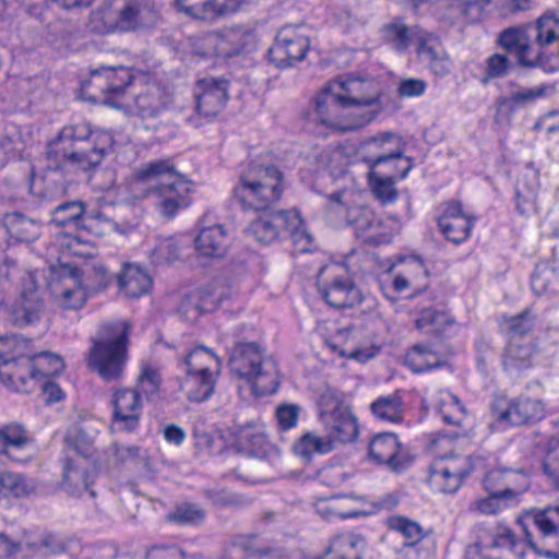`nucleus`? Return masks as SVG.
<instances>
[{
  "label": "nucleus",
  "instance_id": "1",
  "mask_svg": "<svg viewBox=\"0 0 559 559\" xmlns=\"http://www.w3.org/2000/svg\"><path fill=\"white\" fill-rule=\"evenodd\" d=\"M130 187L135 198H151L157 212L167 219L191 203L192 182L177 171L169 158L143 165Z\"/></svg>",
  "mask_w": 559,
  "mask_h": 559
},
{
  "label": "nucleus",
  "instance_id": "2",
  "mask_svg": "<svg viewBox=\"0 0 559 559\" xmlns=\"http://www.w3.org/2000/svg\"><path fill=\"white\" fill-rule=\"evenodd\" d=\"M114 145V136L105 130H92L85 121L71 123L61 129L49 145L47 168L58 171L67 167L88 170L98 166Z\"/></svg>",
  "mask_w": 559,
  "mask_h": 559
},
{
  "label": "nucleus",
  "instance_id": "3",
  "mask_svg": "<svg viewBox=\"0 0 559 559\" xmlns=\"http://www.w3.org/2000/svg\"><path fill=\"white\" fill-rule=\"evenodd\" d=\"M243 326L221 334V341L229 352V368L233 374L245 380L257 396L277 391L281 378L276 361L265 355L254 342H245L240 332Z\"/></svg>",
  "mask_w": 559,
  "mask_h": 559
},
{
  "label": "nucleus",
  "instance_id": "4",
  "mask_svg": "<svg viewBox=\"0 0 559 559\" xmlns=\"http://www.w3.org/2000/svg\"><path fill=\"white\" fill-rule=\"evenodd\" d=\"M283 174L273 164L252 160L240 174L233 189L235 201L242 211L266 213L281 200Z\"/></svg>",
  "mask_w": 559,
  "mask_h": 559
},
{
  "label": "nucleus",
  "instance_id": "5",
  "mask_svg": "<svg viewBox=\"0 0 559 559\" xmlns=\"http://www.w3.org/2000/svg\"><path fill=\"white\" fill-rule=\"evenodd\" d=\"M131 324L115 320L102 324L93 340L88 364L106 382L120 380L128 360V345Z\"/></svg>",
  "mask_w": 559,
  "mask_h": 559
},
{
  "label": "nucleus",
  "instance_id": "6",
  "mask_svg": "<svg viewBox=\"0 0 559 559\" xmlns=\"http://www.w3.org/2000/svg\"><path fill=\"white\" fill-rule=\"evenodd\" d=\"M0 287L17 298L11 306V319L17 325H28L39 319L43 301L37 289L36 274L23 269L15 259L5 255L0 263Z\"/></svg>",
  "mask_w": 559,
  "mask_h": 559
},
{
  "label": "nucleus",
  "instance_id": "7",
  "mask_svg": "<svg viewBox=\"0 0 559 559\" xmlns=\"http://www.w3.org/2000/svg\"><path fill=\"white\" fill-rule=\"evenodd\" d=\"M307 120L322 135L354 131L366 126V119L358 120L331 82L314 97L312 108L307 112Z\"/></svg>",
  "mask_w": 559,
  "mask_h": 559
},
{
  "label": "nucleus",
  "instance_id": "8",
  "mask_svg": "<svg viewBox=\"0 0 559 559\" xmlns=\"http://www.w3.org/2000/svg\"><path fill=\"white\" fill-rule=\"evenodd\" d=\"M317 286L325 302L337 309L358 307L360 312H372L378 300L370 295H362L341 264L332 263L320 269Z\"/></svg>",
  "mask_w": 559,
  "mask_h": 559
},
{
  "label": "nucleus",
  "instance_id": "9",
  "mask_svg": "<svg viewBox=\"0 0 559 559\" xmlns=\"http://www.w3.org/2000/svg\"><path fill=\"white\" fill-rule=\"evenodd\" d=\"M158 13L154 0H124L117 9L100 8L91 14V28L96 33L130 32L156 24Z\"/></svg>",
  "mask_w": 559,
  "mask_h": 559
},
{
  "label": "nucleus",
  "instance_id": "10",
  "mask_svg": "<svg viewBox=\"0 0 559 559\" xmlns=\"http://www.w3.org/2000/svg\"><path fill=\"white\" fill-rule=\"evenodd\" d=\"M352 193L347 190L328 195L326 217L335 226H352L358 238L366 242L374 240L379 221L373 212L362 205H350Z\"/></svg>",
  "mask_w": 559,
  "mask_h": 559
},
{
  "label": "nucleus",
  "instance_id": "11",
  "mask_svg": "<svg viewBox=\"0 0 559 559\" xmlns=\"http://www.w3.org/2000/svg\"><path fill=\"white\" fill-rule=\"evenodd\" d=\"M352 193L347 190L328 195L326 217L335 226H352L358 238L366 242L374 240L379 221L373 212L362 205H350Z\"/></svg>",
  "mask_w": 559,
  "mask_h": 559
},
{
  "label": "nucleus",
  "instance_id": "12",
  "mask_svg": "<svg viewBox=\"0 0 559 559\" xmlns=\"http://www.w3.org/2000/svg\"><path fill=\"white\" fill-rule=\"evenodd\" d=\"M320 420L324 427L326 439L333 447L356 440L359 433L358 419L352 408L337 399L334 392H323L319 400Z\"/></svg>",
  "mask_w": 559,
  "mask_h": 559
},
{
  "label": "nucleus",
  "instance_id": "13",
  "mask_svg": "<svg viewBox=\"0 0 559 559\" xmlns=\"http://www.w3.org/2000/svg\"><path fill=\"white\" fill-rule=\"evenodd\" d=\"M310 45L309 29L305 25H285L269 48L270 61L282 69L293 67L306 58Z\"/></svg>",
  "mask_w": 559,
  "mask_h": 559
},
{
  "label": "nucleus",
  "instance_id": "14",
  "mask_svg": "<svg viewBox=\"0 0 559 559\" xmlns=\"http://www.w3.org/2000/svg\"><path fill=\"white\" fill-rule=\"evenodd\" d=\"M28 346V341L20 335L0 337V379L16 392L27 393L29 390L22 370L23 359L29 356Z\"/></svg>",
  "mask_w": 559,
  "mask_h": 559
},
{
  "label": "nucleus",
  "instance_id": "15",
  "mask_svg": "<svg viewBox=\"0 0 559 559\" xmlns=\"http://www.w3.org/2000/svg\"><path fill=\"white\" fill-rule=\"evenodd\" d=\"M338 91L347 106L352 107L358 120L370 123L378 114L379 95L373 90L371 81L354 76H338L330 81Z\"/></svg>",
  "mask_w": 559,
  "mask_h": 559
},
{
  "label": "nucleus",
  "instance_id": "16",
  "mask_svg": "<svg viewBox=\"0 0 559 559\" xmlns=\"http://www.w3.org/2000/svg\"><path fill=\"white\" fill-rule=\"evenodd\" d=\"M479 459L469 455L451 454L437 460L430 472V484L445 493H453L464 479L480 465Z\"/></svg>",
  "mask_w": 559,
  "mask_h": 559
},
{
  "label": "nucleus",
  "instance_id": "17",
  "mask_svg": "<svg viewBox=\"0 0 559 559\" xmlns=\"http://www.w3.org/2000/svg\"><path fill=\"white\" fill-rule=\"evenodd\" d=\"M497 423L503 427L521 426L545 417V405L538 399L521 395L512 400L500 397L491 404Z\"/></svg>",
  "mask_w": 559,
  "mask_h": 559
},
{
  "label": "nucleus",
  "instance_id": "18",
  "mask_svg": "<svg viewBox=\"0 0 559 559\" xmlns=\"http://www.w3.org/2000/svg\"><path fill=\"white\" fill-rule=\"evenodd\" d=\"M228 82L224 79L206 78L198 82L195 116L188 122L199 128L211 122L225 107L228 99Z\"/></svg>",
  "mask_w": 559,
  "mask_h": 559
},
{
  "label": "nucleus",
  "instance_id": "19",
  "mask_svg": "<svg viewBox=\"0 0 559 559\" xmlns=\"http://www.w3.org/2000/svg\"><path fill=\"white\" fill-rule=\"evenodd\" d=\"M404 144L395 133L383 132L360 143L358 154L369 170H376L381 165L396 164L403 158Z\"/></svg>",
  "mask_w": 559,
  "mask_h": 559
},
{
  "label": "nucleus",
  "instance_id": "20",
  "mask_svg": "<svg viewBox=\"0 0 559 559\" xmlns=\"http://www.w3.org/2000/svg\"><path fill=\"white\" fill-rule=\"evenodd\" d=\"M112 429L122 432L135 431L143 413V401L139 391L121 388L114 391L110 400Z\"/></svg>",
  "mask_w": 559,
  "mask_h": 559
},
{
  "label": "nucleus",
  "instance_id": "21",
  "mask_svg": "<svg viewBox=\"0 0 559 559\" xmlns=\"http://www.w3.org/2000/svg\"><path fill=\"white\" fill-rule=\"evenodd\" d=\"M479 536L475 546L483 554L486 549H501L502 555L490 559H524V544L516 539L513 531L503 525L496 524L491 527H478Z\"/></svg>",
  "mask_w": 559,
  "mask_h": 559
},
{
  "label": "nucleus",
  "instance_id": "22",
  "mask_svg": "<svg viewBox=\"0 0 559 559\" xmlns=\"http://www.w3.org/2000/svg\"><path fill=\"white\" fill-rule=\"evenodd\" d=\"M414 44L420 63L431 73L444 78L451 72L452 61L438 36L425 29H417L414 33Z\"/></svg>",
  "mask_w": 559,
  "mask_h": 559
},
{
  "label": "nucleus",
  "instance_id": "23",
  "mask_svg": "<svg viewBox=\"0 0 559 559\" xmlns=\"http://www.w3.org/2000/svg\"><path fill=\"white\" fill-rule=\"evenodd\" d=\"M132 80V72L126 67H103L92 72V84L104 95V103L112 107H118Z\"/></svg>",
  "mask_w": 559,
  "mask_h": 559
},
{
  "label": "nucleus",
  "instance_id": "24",
  "mask_svg": "<svg viewBox=\"0 0 559 559\" xmlns=\"http://www.w3.org/2000/svg\"><path fill=\"white\" fill-rule=\"evenodd\" d=\"M499 44L508 51H514L520 64L536 67L542 61V51L531 44L526 25L509 27L501 32Z\"/></svg>",
  "mask_w": 559,
  "mask_h": 559
},
{
  "label": "nucleus",
  "instance_id": "25",
  "mask_svg": "<svg viewBox=\"0 0 559 559\" xmlns=\"http://www.w3.org/2000/svg\"><path fill=\"white\" fill-rule=\"evenodd\" d=\"M22 370L27 380V386L31 392L35 389L38 382L47 380V378L55 377L61 373L64 368L61 356L50 353L41 352L23 359Z\"/></svg>",
  "mask_w": 559,
  "mask_h": 559
},
{
  "label": "nucleus",
  "instance_id": "26",
  "mask_svg": "<svg viewBox=\"0 0 559 559\" xmlns=\"http://www.w3.org/2000/svg\"><path fill=\"white\" fill-rule=\"evenodd\" d=\"M217 55L231 58L255 48L257 37L254 32L243 25H235L223 29L215 37Z\"/></svg>",
  "mask_w": 559,
  "mask_h": 559
},
{
  "label": "nucleus",
  "instance_id": "27",
  "mask_svg": "<svg viewBox=\"0 0 559 559\" xmlns=\"http://www.w3.org/2000/svg\"><path fill=\"white\" fill-rule=\"evenodd\" d=\"M119 292L127 298L138 299L150 293L153 280L138 264H126L117 275Z\"/></svg>",
  "mask_w": 559,
  "mask_h": 559
},
{
  "label": "nucleus",
  "instance_id": "28",
  "mask_svg": "<svg viewBox=\"0 0 559 559\" xmlns=\"http://www.w3.org/2000/svg\"><path fill=\"white\" fill-rule=\"evenodd\" d=\"M400 447L395 433L377 435L369 443V457L379 465H388L391 469L396 471L402 466V460L399 456Z\"/></svg>",
  "mask_w": 559,
  "mask_h": 559
},
{
  "label": "nucleus",
  "instance_id": "29",
  "mask_svg": "<svg viewBox=\"0 0 559 559\" xmlns=\"http://www.w3.org/2000/svg\"><path fill=\"white\" fill-rule=\"evenodd\" d=\"M555 87L550 84H542L533 87L519 86L508 96H501L497 100L498 111L507 110L514 112L520 108H525L535 104L538 99L550 96Z\"/></svg>",
  "mask_w": 559,
  "mask_h": 559
},
{
  "label": "nucleus",
  "instance_id": "30",
  "mask_svg": "<svg viewBox=\"0 0 559 559\" xmlns=\"http://www.w3.org/2000/svg\"><path fill=\"white\" fill-rule=\"evenodd\" d=\"M194 245L203 257L223 258L228 247L227 229L221 224L204 227L195 237Z\"/></svg>",
  "mask_w": 559,
  "mask_h": 559
},
{
  "label": "nucleus",
  "instance_id": "31",
  "mask_svg": "<svg viewBox=\"0 0 559 559\" xmlns=\"http://www.w3.org/2000/svg\"><path fill=\"white\" fill-rule=\"evenodd\" d=\"M389 526L404 538L399 559H417L418 554L415 546L424 537V530L420 524L403 516H392L389 519Z\"/></svg>",
  "mask_w": 559,
  "mask_h": 559
},
{
  "label": "nucleus",
  "instance_id": "32",
  "mask_svg": "<svg viewBox=\"0 0 559 559\" xmlns=\"http://www.w3.org/2000/svg\"><path fill=\"white\" fill-rule=\"evenodd\" d=\"M286 219V211L266 212L263 216L251 222L247 233L257 241L269 245L281 236Z\"/></svg>",
  "mask_w": 559,
  "mask_h": 559
},
{
  "label": "nucleus",
  "instance_id": "33",
  "mask_svg": "<svg viewBox=\"0 0 559 559\" xmlns=\"http://www.w3.org/2000/svg\"><path fill=\"white\" fill-rule=\"evenodd\" d=\"M535 354L531 342L511 341L504 350L503 367L510 374L519 373L533 366Z\"/></svg>",
  "mask_w": 559,
  "mask_h": 559
},
{
  "label": "nucleus",
  "instance_id": "34",
  "mask_svg": "<svg viewBox=\"0 0 559 559\" xmlns=\"http://www.w3.org/2000/svg\"><path fill=\"white\" fill-rule=\"evenodd\" d=\"M91 485L87 473V462H81L74 457H67L63 465L62 488L69 495H81L88 490Z\"/></svg>",
  "mask_w": 559,
  "mask_h": 559
},
{
  "label": "nucleus",
  "instance_id": "35",
  "mask_svg": "<svg viewBox=\"0 0 559 559\" xmlns=\"http://www.w3.org/2000/svg\"><path fill=\"white\" fill-rule=\"evenodd\" d=\"M528 38L533 46L540 48L558 39L559 19L552 12H546L534 24H527Z\"/></svg>",
  "mask_w": 559,
  "mask_h": 559
},
{
  "label": "nucleus",
  "instance_id": "36",
  "mask_svg": "<svg viewBox=\"0 0 559 559\" xmlns=\"http://www.w3.org/2000/svg\"><path fill=\"white\" fill-rule=\"evenodd\" d=\"M32 442L27 430L21 424L10 423L0 426V454L17 461L14 452L26 449Z\"/></svg>",
  "mask_w": 559,
  "mask_h": 559
},
{
  "label": "nucleus",
  "instance_id": "37",
  "mask_svg": "<svg viewBox=\"0 0 559 559\" xmlns=\"http://www.w3.org/2000/svg\"><path fill=\"white\" fill-rule=\"evenodd\" d=\"M365 540L355 534H341L332 539L324 555L319 559H361Z\"/></svg>",
  "mask_w": 559,
  "mask_h": 559
},
{
  "label": "nucleus",
  "instance_id": "38",
  "mask_svg": "<svg viewBox=\"0 0 559 559\" xmlns=\"http://www.w3.org/2000/svg\"><path fill=\"white\" fill-rule=\"evenodd\" d=\"M370 411L378 420L391 424L402 423L405 413L403 399L397 392L379 396L370 404Z\"/></svg>",
  "mask_w": 559,
  "mask_h": 559
},
{
  "label": "nucleus",
  "instance_id": "39",
  "mask_svg": "<svg viewBox=\"0 0 559 559\" xmlns=\"http://www.w3.org/2000/svg\"><path fill=\"white\" fill-rule=\"evenodd\" d=\"M286 222L283 233H288L296 251L305 253L310 252L314 247L313 237L305 226L302 218L297 210L286 211Z\"/></svg>",
  "mask_w": 559,
  "mask_h": 559
},
{
  "label": "nucleus",
  "instance_id": "40",
  "mask_svg": "<svg viewBox=\"0 0 559 559\" xmlns=\"http://www.w3.org/2000/svg\"><path fill=\"white\" fill-rule=\"evenodd\" d=\"M435 406L448 425L461 426L466 417V409L461 400L450 391H439L435 399Z\"/></svg>",
  "mask_w": 559,
  "mask_h": 559
},
{
  "label": "nucleus",
  "instance_id": "41",
  "mask_svg": "<svg viewBox=\"0 0 559 559\" xmlns=\"http://www.w3.org/2000/svg\"><path fill=\"white\" fill-rule=\"evenodd\" d=\"M215 378L213 372L187 373L182 383L187 397L193 402H203L211 397L214 392Z\"/></svg>",
  "mask_w": 559,
  "mask_h": 559
},
{
  "label": "nucleus",
  "instance_id": "42",
  "mask_svg": "<svg viewBox=\"0 0 559 559\" xmlns=\"http://www.w3.org/2000/svg\"><path fill=\"white\" fill-rule=\"evenodd\" d=\"M4 226L10 237L17 241H33L39 235V227L36 222L21 213L7 214Z\"/></svg>",
  "mask_w": 559,
  "mask_h": 559
},
{
  "label": "nucleus",
  "instance_id": "43",
  "mask_svg": "<svg viewBox=\"0 0 559 559\" xmlns=\"http://www.w3.org/2000/svg\"><path fill=\"white\" fill-rule=\"evenodd\" d=\"M219 358L207 347L197 346L190 350L183 361L186 373L213 372L212 369H219Z\"/></svg>",
  "mask_w": 559,
  "mask_h": 559
},
{
  "label": "nucleus",
  "instance_id": "44",
  "mask_svg": "<svg viewBox=\"0 0 559 559\" xmlns=\"http://www.w3.org/2000/svg\"><path fill=\"white\" fill-rule=\"evenodd\" d=\"M405 362L416 373L430 371L443 364L439 355L427 345L413 346L406 354Z\"/></svg>",
  "mask_w": 559,
  "mask_h": 559
},
{
  "label": "nucleus",
  "instance_id": "45",
  "mask_svg": "<svg viewBox=\"0 0 559 559\" xmlns=\"http://www.w3.org/2000/svg\"><path fill=\"white\" fill-rule=\"evenodd\" d=\"M536 322V316L531 309H525L516 316H502L499 321L500 329L510 338L530 333Z\"/></svg>",
  "mask_w": 559,
  "mask_h": 559
},
{
  "label": "nucleus",
  "instance_id": "46",
  "mask_svg": "<svg viewBox=\"0 0 559 559\" xmlns=\"http://www.w3.org/2000/svg\"><path fill=\"white\" fill-rule=\"evenodd\" d=\"M83 202H63L51 211L50 224L56 227L81 228Z\"/></svg>",
  "mask_w": 559,
  "mask_h": 559
},
{
  "label": "nucleus",
  "instance_id": "47",
  "mask_svg": "<svg viewBox=\"0 0 559 559\" xmlns=\"http://www.w3.org/2000/svg\"><path fill=\"white\" fill-rule=\"evenodd\" d=\"M417 29L420 28L415 27L412 29L403 22L394 21L383 27V39L394 50L399 52H405L408 49L411 43L414 41V33Z\"/></svg>",
  "mask_w": 559,
  "mask_h": 559
},
{
  "label": "nucleus",
  "instance_id": "48",
  "mask_svg": "<svg viewBox=\"0 0 559 559\" xmlns=\"http://www.w3.org/2000/svg\"><path fill=\"white\" fill-rule=\"evenodd\" d=\"M206 512L197 503L183 502L166 515L167 521L179 525L197 526L204 522Z\"/></svg>",
  "mask_w": 559,
  "mask_h": 559
},
{
  "label": "nucleus",
  "instance_id": "49",
  "mask_svg": "<svg viewBox=\"0 0 559 559\" xmlns=\"http://www.w3.org/2000/svg\"><path fill=\"white\" fill-rule=\"evenodd\" d=\"M530 487L528 475L523 468L504 467V488L502 493L516 504L520 496Z\"/></svg>",
  "mask_w": 559,
  "mask_h": 559
},
{
  "label": "nucleus",
  "instance_id": "50",
  "mask_svg": "<svg viewBox=\"0 0 559 559\" xmlns=\"http://www.w3.org/2000/svg\"><path fill=\"white\" fill-rule=\"evenodd\" d=\"M59 297L61 306L67 309H78L84 305L86 293L79 283L75 273L70 274L63 280Z\"/></svg>",
  "mask_w": 559,
  "mask_h": 559
},
{
  "label": "nucleus",
  "instance_id": "51",
  "mask_svg": "<svg viewBox=\"0 0 559 559\" xmlns=\"http://www.w3.org/2000/svg\"><path fill=\"white\" fill-rule=\"evenodd\" d=\"M532 520L540 532L543 538L558 537L559 506L535 511L532 515Z\"/></svg>",
  "mask_w": 559,
  "mask_h": 559
},
{
  "label": "nucleus",
  "instance_id": "52",
  "mask_svg": "<svg viewBox=\"0 0 559 559\" xmlns=\"http://www.w3.org/2000/svg\"><path fill=\"white\" fill-rule=\"evenodd\" d=\"M1 483L3 485V497L8 493L21 498L28 497L36 492L37 484L34 479L21 474L3 473Z\"/></svg>",
  "mask_w": 559,
  "mask_h": 559
},
{
  "label": "nucleus",
  "instance_id": "53",
  "mask_svg": "<svg viewBox=\"0 0 559 559\" xmlns=\"http://www.w3.org/2000/svg\"><path fill=\"white\" fill-rule=\"evenodd\" d=\"M332 449L331 442L328 439L311 432L304 435L294 444V452L306 460H309L313 453L324 454L331 452Z\"/></svg>",
  "mask_w": 559,
  "mask_h": 559
},
{
  "label": "nucleus",
  "instance_id": "54",
  "mask_svg": "<svg viewBox=\"0 0 559 559\" xmlns=\"http://www.w3.org/2000/svg\"><path fill=\"white\" fill-rule=\"evenodd\" d=\"M369 182L378 200L382 203H392L397 198L394 176H381L376 170H369Z\"/></svg>",
  "mask_w": 559,
  "mask_h": 559
},
{
  "label": "nucleus",
  "instance_id": "55",
  "mask_svg": "<svg viewBox=\"0 0 559 559\" xmlns=\"http://www.w3.org/2000/svg\"><path fill=\"white\" fill-rule=\"evenodd\" d=\"M160 386L159 373L150 366L142 368L140 376L138 377L135 388H131L133 391H139V395L146 401L154 400L158 395Z\"/></svg>",
  "mask_w": 559,
  "mask_h": 559
},
{
  "label": "nucleus",
  "instance_id": "56",
  "mask_svg": "<svg viewBox=\"0 0 559 559\" xmlns=\"http://www.w3.org/2000/svg\"><path fill=\"white\" fill-rule=\"evenodd\" d=\"M175 5L178 11L197 20L216 17L213 0H175Z\"/></svg>",
  "mask_w": 559,
  "mask_h": 559
},
{
  "label": "nucleus",
  "instance_id": "57",
  "mask_svg": "<svg viewBox=\"0 0 559 559\" xmlns=\"http://www.w3.org/2000/svg\"><path fill=\"white\" fill-rule=\"evenodd\" d=\"M438 225L448 240L461 243L471 236L474 223L471 218H456L451 222H438Z\"/></svg>",
  "mask_w": 559,
  "mask_h": 559
},
{
  "label": "nucleus",
  "instance_id": "58",
  "mask_svg": "<svg viewBox=\"0 0 559 559\" xmlns=\"http://www.w3.org/2000/svg\"><path fill=\"white\" fill-rule=\"evenodd\" d=\"M485 498L473 503V510L483 515H496L506 508L513 506L508 496L501 491L488 492Z\"/></svg>",
  "mask_w": 559,
  "mask_h": 559
},
{
  "label": "nucleus",
  "instance_id": "59",
  "mask_svg": "<svg viewBox=\"0 0 559 559\" xmlns=\"http://www.w3.org/2000/svg\"><path fill=\"white\" fill-rule=\"evenodd\" d=\"M116 223L105 216L97 209H91L83 203V213L81 216V228L103 234L105 229L115 228Z\"/></svg>",
  "mask_w": 559,
  "mask_h": 559
},
{
  "label": "nucleus",
  "instance_id": "60",
  "mask_svg": "<svg viewBox=\"0 0 559 559\" xmlns=\"http://www.w3.org/2000/svg\"><path fill=\"white\" fill-rule=\"evenodd\" d=\"M557 280V273L552 269L538 265L532 275L531 286L536 295L542 296L555 292L554 284Z\"/></svg>",
  "mask_w": 559,
  "mask_h": 559
},
{
  "label": "nucleus",
  "instance_id": "61",
  "mask_svg": "<svg viewBox=\"0 0 559 559\" xmlns=\"http://www.w3.org/2000/svg\"><path fill=\"white\" fill-rule=\"evenodd\" d=\"M543 471L550 485L559 489V439L549 441L548 450L543 461Z\"/></svg>",
  "mask_w": 559,
  "mask_h": 559
},
{
  "label": "nucleus",
  "instance_id": "62",
  "mask_svg": "<svg viewBox=\"0 0 559 559\" xmlns=\"http://www.w3.org/2000/svg\"><path fill=\"white\" fill-rule=\"evenodd\" d=\"M180 255V247L173 237L159 239L152 251V259L156 264L170 263Z\"/></svg>",
  "mask_w": 559,
  "mask_h": 559
},
{
  "label": "nucleus",
  "instance_id": "63",
  "mask_svg": "<svg viewBox=\"0 0 559 559\" xmlns=\"http://www.w3.org/2000/svg\"><path fill=\"white\" fill-rule=\"evenodd\" d=\"M415 272L417 274H424L425 276L427 275V271L423 262L417 258H413L409 260V262L407 263V270L404 273L395 275L392 282L393 289L396 293H402L406 290L414 282Z\"/></svg>",
  "mask_w": 559,
  "mask_h": 559
},
{
  "label": "nucleus",
  "instance_id": "64",
  "mask_svg": "<svg viewBox=\"0 0 559 559\" xmlns=\"http://www.w3.org/2000/svg\"><path fill=\"white\" fill-rule=\"evenodd\" d=\"M223 559H277V557L269 550H258L242 544H235L229 547Z\"/></svg>",
  "mask_w": 559,
  "mask_h": 559
}]
</instances>
